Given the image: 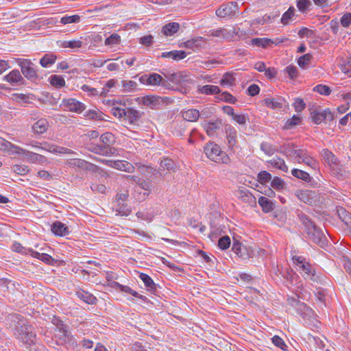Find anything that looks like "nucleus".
<instances>
[{
	"label": "nucleus",
	"instance_id": "1",
	"mask_svg": "<svg viewBox=\"0 0 351 351\" xmlns=\"http://www.w3.org/2000/svg\"><path fill=\"white\" fill-rule=\"evenodd\" d=\"M13 321L15 322L14 335L23 344L29 346L36 341V335L33 332V328L29 325L27 322L21 318L19 315L12 316Z\"/></svg>",
	"mask_w": 351,
	"mask_h": 351
},
{
	"label": "nucleus",
	"instance_id": "2",
	"mask_svg": "<svg viewBox=\"0 0 351 351\" xmlns=\"http://www.w3.org/2000/svg\"><path fill=\"white\" fill-rule=\"evenodd\" d=\"M301 220L306 228L308 238L322 247L326 245V237L322 231L318 228L313 222L306 216H302Z\"/></svg>",
	"mask_w": 351,
	"mask_h": 351
},
{
	"label": "nucleus",
	"instance_id": "3",
	"mask_svg": "<svg viewBox=\"0 0 351 351\" xmlns=\"http://www.w3.org/2000/svg\"><path fill=\"white\" fill-rule=\"evenodd\" d=\"M111 111L114 117L123 119L125 123H128L130 125L136 124L142 115V113L140 111L132 108H123L120 107H113L112 108Z\"/></svg>",
	"mask_w": 351,
	"mask_h": 351
},
{
	"label": "nucleus",
	"instance_id": "4",
	"mask_svg": "<svg viewBox=\"0 0 351 351\" xmlns=\"http://www.w3.org/2000/svg\"><path fill=\"white\" fill-rule=\"evenodd\" d=\"M204 152L210 160L215 162L228 164L230 161L229 156L221 151L218 145L213 142L207 143L204 147Z\"/></svg>",
	"mask_w": 351,
	"mask_h": 351
},
{
	"label": "nucleus",
	"instance_id": "5",
	"mask_svg": "<svg viewBox=\"0 0 351 351\" xmlns=\"http://www.w3.org/2000/svg\"><path fill=\"white\" fill-rule=\"evenodd\" d=\"M102 145H95L93 151L96 154L110 156L114 155L116 149L111 146L115 143V137L111 132H106L100 136Z\"/></svg>",
	"mask_w": 351,
	"mask_h": 351
},
{
	"label": "nucleus",
	"instance_id": "6",
	"mask_svg": "<svg viewBox=\"0 0 351 351\" xmlns=\"http://www.w3.org/2000/svg\"><path fill=\"white\" fill-rule=\"evenodd\" d=\"M295 195L300 201L311 206H320L324 202L317 192L311 190H298Z\"/></svg>",
	"mask_w": 351,
	"mask_h": 351
},
{
	"label": "nucleus",
	"instance_id": "7",
	"mask_svg": "<svg viewBox=\"0 0 351 351\" xmlns=\"http://www.w3.org/2000/svg\"><path fill=\"white\" fill-rule=\"evenodd\" d=\"M349 174V170L341 165L337 158L330 152V176L338 180H344Z\"/></svg>",
	"mask_w": 351,
	"mask_h": 351
},
{
	"label": "nucleus",
	"instance_id": "8",
	"mask_svg": "<svg viewBox=\"0 0 351 351\" xmlns=\"http://www.w3.org/2000/svg\"><path fill=\"white\" fill-rule=\"evenodd\" d=\"M293 263L298 267L300 273L305 278L313 279L315 275V271L311 267V265L305 261V258L302 256H293Z\"/></svg>",
	"mask_w": 351,
	"mask_h": 351
},
{
	"label": "nucleus",
	"instance_id": "9",
	"mask_svg": "<svg viewBox=\"0 0 351 351\" xmlns=\"http://www.w3.org/2000/svg\"><path fill=\"white\" fill-rule=\"evenodd\" d=\"M238 11V5L234 1L228 2L221 5L215 12L216 15L220 18L232 17Z\"/></svg>",
	"mask_w": 351,
	"mask_h": 351
},
{
	"label": "nucleus",
	"instance_id": "10",
	"mask_svg": "<svg viewBox=\"0 0 351 351\" xmlns=\"http://www.w3.org/2000/svg\"><path fill=\"white\" fill-rule=\"evenodd\" d=\"M18 64L21 69L23 75L29 80L38 77L36 71L32 67V62L27 59H18Z\"/></svg>",
	"mask_w": 351,
	"mask_h": 351
},
{
	"label": "nucleus",
	"instance_id": "11",
	"mask_svg": "<svg viewBox=\"0 0 351 351\" xmlns=\"http://www.w3.org/2000/svg\"><path fill=\"white\" fill-rule=\"evenodd\" d=\"M232 250L238 256L243 259H248L253 256L254 250L247 246L243 245L239 241L234 239Z\"/></svg>",
	"mask_w": 351,
	"mask_h": 351
},
{
	"label": "nucleus",
	"instance_id": "12",
	"mask_svg": "<svg viewBox=\"0 0 351 351\" xmlns=\"http://www.w3.org/2000/svg\"><path fill=\"white\" fill-rule=\"evenodd\" d=\"M14 153L23 155L26 160L30 162L43 164L47 161V158L45 156L23 149L21 147H16Z\"/></svg>",
	"mask_w": 351,
	"mask_h": 351
},
{
	"label": "nucleus",
	"instance_id": "13",
	"mask_svg": "<svg viewBox=\"0 0 351 351\" xmlns=\"http://www.w3.org/2000/svg\"><path fill=\"white\" fill-rule=\"evenodd\" d=\"M237 34L234 27L232 29H227L226 28H219L216 29H212L209 32V35L213 37H218L227 40H232L234 38V35Z\"/></svg>",
	"mask_w": 351,
	"mask_h": 351
},
{
	"label": "nucleus",
	"instance_id": "14",
	"mask_svg": "<svg viewBox=\"0 0 351 351\" xmlns=\"http://www.w3.org/2000/svg\"><path fill=\"white\" fill-rule=\"evenodd\" d=\"M62 105L66 107L70 111L77 113H81L86 109V106L84 104L73 98L64 99L62 100Z\"/></svg>",
	"mask_w": 351,
	"mask_h": 351
},
{
	"label": "nucleus",
	"instance_id": "15",
	"mask_svg": "<svg viewBox=\"0 0 351 351\" xmlns=\"http://www.w3.org/2000/svg\"><path fill=\"white\" fill-rule=\"evenodd\" d=\"M42 149L47 151L53 154H73L74 152L70 149L60 147L56 145L45 143L43 146L40 147Z\"/></svg>",
	"mask_w": 351,
	"mask_h": 351
},
{
	"label": "nucleus",
	"instance_id": "16",
	"mask_svg": "<svg viewBox=\"0 0 351 351\" xmlns=\"http://www.w3.org/2000/svg\"><path fill=\"white\" fill-rule=\"evenodd\" d=\"M53 323L56 326V330L58 332L57 335L59 336L60 339H62L64 341H66V339H69L71 335L68 330L67 326L64 324L62 321L57 318L53 319Z\"/></svg>",
	"mask_w": 351,
	"mask_h": 351
},
{
	"label": "nucleus",
	"instance_id": "17",
	"mask_svg": "<svg viewBox=\"0 0 351 351\" xmlns=\"http://www.w3.org/2000/svg\"><path fill=\"white\" fill-rule=\"evenodd\" d=\"M5 81L12 85L24 84L25 80L20 71L17 69L12 70L4 77Z\"/></svg>",
	"mask_w": 351,
	"mask_h": 351
},
{
	"label": "nucleus",
	"instance_id": "18",
	"mask_svg": "<svg viewBox=\"0 0 351 351\" xmlns=\"http://www.w3.org/2000/svg\"><path fill=\"white\" fill-rule=\"evenodd\" d=\"M335 215L338 217L339 219L346 225V226L351 228V213L347 211L344 208L337 206L335 214L332 217L334 218Z\"/></svg>",
	"mask_w": 351,
	"mask_h": 351
},
{
	"label": "nucleus",
	"instance_id": "19",
	"mask_svg": "<svg viewBox=\"0 0 351 351\" xmlns=\"http://www.w3.org/2000/svg\"><path fill=\"white\" fill-rule=\"evenodd\" d=\"M237 197L244 203L252 206H256V197L247 189H240L237 191Z\"/></svg>",
	"mask_w": 351,
	"mask_h": 351
},
{
	"label": "nucleus",
	"instance_id": "20",
	"mask_svg": "<svg viewBox=\"0 0 351 351\" xmlns=\"http://www.w3.org/2000/svg\"><path fill=\"white\" fill-rule=\"evenodd\" d=\"M205 42L204 38L202 36L196 37L188 40L182 44L185 48L191 49L193 51L198 50L202 47V44Z\"/></svg>",
	"mask_w": 351,
	"mask_h": 351
},
{
	"label": "nucleus",
	"instance_id": "21",
	"mask_svg": "<svg viewBox=\"0 0 351 351\" xmlns=\"http://www.w3.org/2000/svg\"><path fill=\"white\" fill-rule=\"evenodd\" d=\"M110 165L113 168L128 173H132L135 169V166L125 160H114V162H111Z\"/></svg>",
	"mask_w": 351,
	"mask_h": 351
},
{
	"label": "nucleus",
	"instance_id": "22",
	"mask_svg": "<svg viewBox=\"0 0 351 351\" xmlns=\"http://www.w3.org/2000/svg\"><path fill=\"white\" fill-rule=\"evenodd\" d=\"M160 97H157L153 95H147L142 98H138L139 104H142L144 106L154 108L161 104Z\"/></svg>",
	"mask_w": 351,
	"mask_h": 351
},
{
	"label": "nucleus",
	"instance_id": "23",
	"mask_svg": "<svg viewBox=\"0 0 351 351\" xmlns=\"http://www.w3.org/2000/svg\"><path fill=\"white\" fill-rule=\"evenodd\" d=\"M147 84L152 86H159L167 87L169 82L167 80H164L161 75L158 73H152L147 78Z\"/></svg>",
	"mask_w": 351,
	"mask_h": 351
},
{
	"label": "nucleus",
	"instance_id": "24",
	"mask_svg": "<svg viewBox=\"0 0 351 351\" xmlns=\"http://www.w3.org/2000/svg\"><path fill=\"white\" fill-rule=\"evenodd\" d=\"M66 164L71 167H77L80 169H90L92 164L80 158H72L66 161Z\"/></svg>",
	"mask_w": 351,
	"mask_h": 351
},
{
	"label": "nucleus",
	"instance_id": "25",
	"mask_svg": "<svg viewBox=\"0 0 351 351\" xmlns=\"http://www.w3.org/2000/svg\"><path fill=\"white\" fill-rule=\"evenodd\" d=\"M225 130L228 147L232 149L237 143V130L230 125H226Z\"/></svg>",
	"mask_w": 351,
	"mask_h": 351
},
{
	"label": "nucleus",
	"instance_id": "26",
	"mask_svg": "<svg viewBox=\"0 0 351 351\" xmlns=\"http://www.w3.org/2000/svg\"><path fill=\"white\" fill-rule=\"evenodd\" d=\"M51 231L58 236H66L69 234L68 227L60 221H56L53 223Z\"/></svg>",
	"mask_w": 351,
	"mask_h": 351
},
{
	"label": "nucleus",
	"instance_id": "27",
	"mask_svg": "<svg viewBox=\"0 0 351 351\" xmlns=\"http://www.w3.org/2000/svg\"><path fill=\"white\" fill-rule=\"evenodd\" d=\"M300 160H297L299 163H304L306 166L315 169L317 167V162L315 159H313L311 156H310L307 152L304 149L302 150V154H301V158H299Z\"/></svg>",
	"mask_w": 351,
	"mask_h": 351
},
{
	"label": "nucleus",
	"instance_id": "28",
	"mask_svg": "<svg viewBox=\"0 0 351 351\" xmlns=\"http://www.w3.org/2000/svg\"><path fill=\"white\" fill-rule=\"evenodd\" d=\"M48 127V121L43 119L36 121L34 124L32 129L35 133L40 134L45 133L47 130Z\"/></svg>",
	"mask_w": 351,
	"mask_h": 351
},
{
	"label": "nucleus",
	"instance_id": "29",
	"mask_svg": "<svg viewBox=\"0 0 351 351\" xmlns=\"http://www.w3.org/2000/svg\"><path fill=\"white\" fill-rule=\"evenodd\" d=\"M182 117L186 121L194 122L199 119L200 113L198 110L191 108L184 111L182 112Z\"/></svg>",
	"mask_w": 351,
	"mask_h": 351
},
{
	"label": "nucleus",
	"instance_id": "30",
	"mask_svg": "<svg viewBox=\"0 0 351 351\" xmlns=\"http://www.w3.org/2000/svg\"><path fill=\"white\" fill-rule=\"evenodd\" d=\"M180 29V25L178 23H169L162 27V33L165 36H172Z\"/></svg>",
	"mask_w": 351,
	"mask_h": 351
},
{
	"label": "nucleus",
	"instance_id": "31",
	"mask_svg": "<svg viewBox=\"0 0 351 351\" xmlns=\"http://www.w3.org/2000/svg\"><path fill=\"white\" fill-rule=\"evenodd\" d=\"M84 116L91 120L101 121L105 120L104 114L98 109H91L86 112Z\"/></svg>",
	"mask_w": 351,
	"mask_h": 351
},
{
	"label": "nucleus",
	"instance_id": "32",
	"mask_svg": "<svg viewBox=\"0 0 351 351\" xmlns=\"http://www.w3.org/2000/svg\"><path fill=\"white\" fill-rule=\"evenodd\" d=\"M258 202L265 213H269L274 208L272 202L265 197H260Z\"/></svg>",
	"mask_w": 351,
	"mask_h": 351
},
{
	"label": "nucleus",
	"instance_id": "33",
	"mask_svg": "<svg viewBox=\"0 0 351 351\" xmlns=\"http://www.w3.org/2000/svg\"><path fill=\"white\" fill-rule=\"evenodd\" d=\"M139 278L144 282L145 285L147 287L148 290L154 292L156 290V285L153 280L147 274L141 273Z\"/></svg>",
	"mask_w": 351,
	"mask_h": 351
},
{
	"label": "nucleus",
	"instance_id": "34",
	"mask_svg": "<svg viewBox=\"0 0 351 351\" xmlns=\"http://www.w3.org/2000/svg\"><path fill=\"white\" fill-rule=\"evenodd\" d=\"M208 136H213L217 130H219L221 123L219 121L210 122L204 126Z\"/></svg>",
	"mask_w": 351,
	"mask_h": 351
},
{
	"label": "nucleus",
	"instance_id": "35",
	"mask_svg": "<svg viewBox=\"0 0 351 351\" xmlns=\"http://www.w3.org/2000/svg\"><path fill=\"white\" fill-rule=\"evenodd\" d=\"M135 166L139 170L141 175L146 177L147 178H148L149 174L156 173V169L149 166H145L138 162L135 163Z\"/></svg>",
	"mask_w": 351,
	"mask_h": 351
},
{
	"label": "nucleus",
	"instance_id": "36",
	"mask_svg": "<svg viewBox=\"0 0 351 351\" xmlns=\"http://www.w3.org/2000/svg\"><path fill=\"white\" fill-rule=\"evenodd\" d=\"M186 56V53L184 51H172L167 53H163L162 57L172 58L173 60H180Z\"/></svg>",
	"mask_w": 351,
	"mask_h": 351
},
{
	"label": "nucleus",
	"instance_id": "37",
	"mask_svg": "<svg viewBox=\"0 0 351 351\" xmlns=\"http://www.w3.org/2000/svg\"><path fill=\"white\" fill-rule=\"evenodd\" d=\"M29 252L33 257L40 259L46 263L50 264L53 261L52 257L47 254L34 252L32 250H29Z\"/></svg>",
	"mask_w": 351,
	"mask_h": 351
},
{
	"label": "nucleus",
	"instance_id": "38",
	"mask_svg": "<svg viewBox=\"0 0 351 351\" xmlns=\"http://www.w3.org/2000/svg\"><path fill=\"white\" fill-rule=\"evenodd\" d=\"M117 215L128 216L131 213V208L124 203L119 202L115 208Z\"/></svg>",
	"mask_w": 351,
	"mask_h": 351
},
{
	"label": "nucleus",
	"instance_id": "39",
	"mask_svg": "<svg viewBox=\"0 0 351 351\" xmlns=\"http://www.w3.org/2000/svg\"><path fill=\"white\" fill-rule=\"evenodd\" d=\"M16 147H19L13 145L10 142L0 137V149L1 150L12 152L14 153V151H16Z\"/></svg>",
	"mask_w": 351,
	"mask_h": 351
},
{
	"label": "nucleus",
	"instance_id": "40",
	"mask_svg": "<svg viewBox=\"0 0 351 351\" xmlns=\"http://www.w3.org/2000/svg\"><path fill=\"white\" fill-rule=\"evenodd\" d=\"M269 162L274 167H275L285 172H287V171H288V167L286 165L284 160L280 158L277 157V158H273L272 160H271L269 161Z\"/></svg>",
	"mask_w": 351,
	"mask_h": 351
},
{
	"label": "nucleus",
	"instance_id": "41",
	"mask_svg": "<svg viewBox=\"0 0 351 351\" xmlns=\"http://www.w3.org/2000/svg\"><path fill=\"white\" fill-rule=\"evenodd\" d=\"M199 91L202 93H204L206 95H213V94L219 93L220 89L217 86L205 85V86H203L201 88H199Z\"/></svg>",
	"mask_w": 351,
	"mask_h": 351
},
{
	"label": "nucleus",
	"instance_id": "42",
	"mask_svg": "<svg viewBox=\"0 0 351 351\" xmlns=\"http://www.w3.org/2000/svg\"><path fill=\"white\" fill-rule=\"evenodd\" d=\"M56 60V56L53 54H45L40 60V64L43 67H47L53 64Z\"/></svg>",
	"mask_w": 351,
	"mask_h": 351
},
{
	"label": "nucleus",
	"instance_id": "43",
	"mask_svg": "<svg viewBox=\"0 0 351 351\" xmlns=\"http://www.w3.org/2000/svg\"><path fill=\"white\" fill-rule=\"evenodd\" d=\"M291 173L293 176H295L299 179H301L304 181L309 182L311 180V177L309 176V174L304 171L298 169H293L291 171Z\"/></svg>",
	"mask_w": 351,
	"mask_h": 351
},
{
	"label": "nucleus",
	"instance_id": "44",
	"mask_svg": "<svg viewBox=\"0 0 351 351\" xmlns=\"http://www.w3.org/2000/svg\"><path fill=\"white\" fill-rule=\"evenodd\" d=\"M313 121L316 124H319L326 118V110L323 112H317L313 110L312 112Z\"/></svg>",
	"mask_w": 351,
	"mask_h": 351
},
{
	"label": "nucleus",
	"instance_id": "45",
	"mask_svg": "<svg viewBox=\"0 0 351 351\" xmlns=\"http://www.w3.org/2000/svg\"><path fill=\"white\" fill-rule=\"evenodd\" d=\"M160 168L163 169H167L168 171H174L176 169V165L173 161L169 158H165L162 160L160 163Z\"/></svg>",
	"mask_w": 351,
	"mask_h": 351
},
{
	"label": "nucleus",
	"instance_id": "46",
	"mask_svg": "<svg viewBox=\"0 0 351 351\" xmlns=\"http://www.w3.org/2000/svg\"><path fill=\"white\" fill-rule=\"evenodd\" d=\"M138 186L145 191V195H149L153 188V184L149 180H143L138 184Z\"/></svg>",
	"mask_w": 351,
	"mask_h": 351
},
{
	"label": "nucleus",
	"instance_id": "47",
	"mask_svg": "<svg viewBox=\"0 0 351 351\" xmlns=\"http://www.w3.org/2000/svg\"><path fill=\"white\" fill-rule=\"evenodd\" d=\"M50 83L52 86L57 88L63 87L65 85L64 78L56 75H53L50 77Z\"/></svg>",
	"mask_w": 351,
	"mask_h": 351
},
{
	"label": "nucleus",
	"instance_id": "48",
	"mask_svg": "<svg viewBox=\"0 0 351 351\" xmlns=\"http://www.w3.org/2000/svg\"><path fill=\"white\" fill-rule=\"evenodd\" d=\"M301 119L298 115H293L291 119L287 121L284 128L286 130H290L298 125L300 123Z\"/></svg>",
	"mask_w": 351,
	"mask_h": 351
},
{
	"label": "nucleus",
	"instance_id": "49",
	"mask_svg": "<svg viewBox=\"0 0 351 351\" xmlns=\"http://www.w3.org/2000/svg\"><path fill=\"white\" fill-rule=\"evenodd\" d=\"M302 149H288L285 151L286 154L293 158L295 160H300L299 158H301L302 154Z\"/></svg>",
	"mask_w": 351,
	"mask_h": 351
},
{
	"label": "nucleus",
	"instance_id": "50",
	"mask_svg": "<svg viewBox=\"0 0 351 351\" xmlns=\"http://www.w3.org/2000/svg\"><path fill=\"white\" fill-rule=\"evenodd\" d=\"M271 43H273L272 40L269 38H253L252 40V45H256L258 47H266L268 45H269Z\"/></svg>",
	"mask_w": 351,
	"mask_h": 351
},
{
	"label": "nucleus",
	"instance_id": "51",
	"mask_svg": "<svg viewBox=\"0 0 351 351\" xmlns=\"http://www.w3.org/2000/svg\"><path fill=\"white\" fill-rule=\"evenodd\" d=\"M77 296L84 302L90 304H95L97 300L95 297L85 292H78Z\"/></svg>",
	"mask_w": 351,
	"mask_h": 351
},
{
	"label": "nucleus",
	"instance_id": "52",
	"mask_svg": "<svg viewBox=\"0 0 351 351\" xmlns=\"http://www.w3.org/2000/svg\"><path fill=\"white\" fill-rule=\"evenodd\" d=\"M80 16L79 15L65 16L61 18L60 23L66 25L70 23H79Z\"/></svg>",
	"mask_w": 351,
	"mask_h": 351
},
{
	"label": "nucleus",
	"instance_id": "53",
	"mask_svg": "<svg viewBox=\"0 0 351 351\" xmlns=\"http://www.w3.org/2000/svg\"><path fill=\"white\" fill-rule=\"evenodd\" d=\"M295 8L293 7H290L288 10L285 12L282 16L281 22L284 25H287L292 17L294 16Z\"/></svg>",
	"mask_w": 351,
	"mask_h": 351
},
{
	"label": "nucleus",
	"instance_id": "54",
	"mask_svg": "<svg viewBox=\"0 0 351 351\" xmlns=\"http://www.w3.org/2000/svg\"><path fill=\"white\" fill-rule=\"evenodd\" d=\"M122 86L126 92H132L136 90L137 83L132 80H123L122 81Z\"/></svg>",
	"mask_w": 351,
	"mask_h": 351
},
{
	"label": "nucleus",
	"instance_id": "55",
	"mask_svg": "<svg viewBox=\"0 0 351 351\" xmlns=\"http://www.w3.org/2000/svg\"><path fill=\"white\" fill-rule=\"evenodd\" d=\"M311 58V54L306 53L299 58V59L298 60V64L300 67L305 68V66L310 63Z\"/></svg>",
	"mask_w": 351,
	"mask_h": 351
},
{
	"label": "nucleus",
	"instance_id": "56",
	"mask_svg": "<svg viewBox=\"0 0 351 351\" xmlns=\"http://www.w3.org/2000/svg\"><path fill=\"white\" fill-rule=\"evenodd\" d=\"M167 78V81H170L174 84H180L182 80V75L180 73H174L169 75H165Z\"/></svg>",
	"mask_w": 351,
	"mask_h": 351
},
{
	"label": "nucleus",
	"instance_id": "57",
	"mask_svg": "<svg viewBox=\"0 0 351 351\" xmlns=\"http://www.w3.org/2000/svg\"><path fill=\"white\" fill-rule=\"evenodd\" d=\"M261 149L269 156L273 155L276 152V148L268 143H263L261 145Z\"/></svg>",
	"mask_w": 351,
	"mask_h": 351
},
{
	"label": "nucleus",
	"instance_id": "58",
	"mask_svg": "<svg viewBox=\"0 0 351 351\" xmlns=\"http://www.w3.org/2000/svg\"><path fill=\"white\" fill-rule=\"evenodd\" d=\"M230 245V239L228 236H223L219 239L218 246L221 250H226Z\"/></svg>",
	"mask_w": 351,
	"mask_h": 351
},
{
	"label": "nucleus",
	"instance_id": "59",
	"mask_svg": "<svg viewBox=\"0 0 351 351\" xmlns=\"http://www.w3.org/2000/svg\"><path fill=\"white\" fill-rule=\"evenodd\" d=\"M271 185L274 189L276 190L283 189L285 186V184L283 180L278 177H276L272 180Z\"/></svg>",
	"mask_w": 351,
	"mask_h": 351
},
{
	"label": "nucleus",
	"instance_id": "60",
	"mask_svg": "<svg viewBox=\"0 0 351 351\" xmlns=\"http://www.w3.org/2000/svg\"><path fill=\"white\" fill-rule=\"evenodd\" d=\"M12 170L14 173L22 176L27 174L29 171L28 167L24 165H15L13 166Z\"/></svg>",
	"mask_w": 351,
	"mask_h": 351
},
{
	"label": "nucleus",
	"instance_id": "61",
	"mask_svg": "<svg viewBox=\"0 0 351 351\" xmlns=\"http://www.w3.org/2000/svg\"><path fill=\"white\" fill-rule=\"evenodd\" d=\"M265 104L273 109L280 108L282 104L274 98H267L264 99Z\"/></svg>",
	"mask_w": 351,
	"mask_h": 351
},
{
	"label": "nucleus",
	"instance_id": "62",
	"mask_svg": "<svg viewBox=\"0 0 351 351\" xmlns=\"http://www.w3.org/2000/svg\"><path fill=\"white\" fill-rule=\"evenodd\" d=\"M82 41L79 40L64 41L62 44L63 47L67 48H80L82 47Z\"/></svg>",
	"mask_w": 351,
	"mask_h": 351
},
{
	"label": "nucleus",
	"instance_id": "63",
	"mask_svg": "<svg viewBox=\"0 0 351 351\" xmlns=\"http://www.w3.org/2000/svg\"><path fill=\"white\" fill-rule=\"evenodd\" d=\"M219 98L221 100L225 101L230 104H235V102L237 101L236 97H233L231 94L227 92L222 93L220 95Z\"/></svg>",
	"mask_w": 351,
	"mask_h": 351
},
{
	"label": "nucleus",
	"instance_id": "64",
	"mask_svg": "<svg viewBox=\"0 0 351 351\" xmlns=\"http://www.w3.org/2000/svg\"><path fill=\"white\" fill-rule=\"evenodd\" d=\"M234 81V78L232 75H230L229 73H226L223 78L220 81V84L222 86H230L233 84Z\"/></svg>",
	"mask_w": 351,
	"mask_h": 351
}]
</instances>
